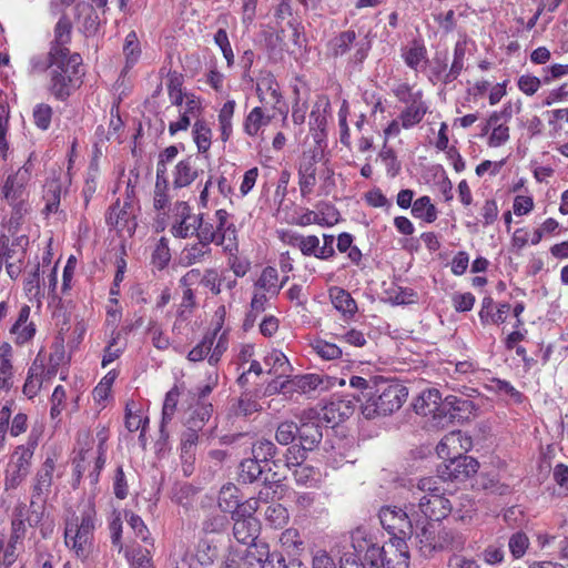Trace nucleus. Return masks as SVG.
Here are the masks:
<instances>
[{
    "instance_id": "nucleus-1",
    "label": "nucleus",
    "mask_w": 568,
    "mask_h": 568,
    "mask_svg": "<svg viewBox=\"0 0 568 568\" xmlns=\"http://www.w3.org/2000/svg\"><path fill=\"white\" fill-rule=\"evenodd\" d=\"M83 59L80 53L72 57L48 58V90L58 101H67L83 84Z\"/></svg>"
},
{
    "instance_id": "nucleus-2",
    "label": "nucleus",
    "mask_w": 568,
    "mask_h": 568,
    "mask_svg": "<svg viewBox=\"0 0 568 568\" xmlns=\"http://www.w3.org/2000/svg\"><path fill=\"white\" fill-rule=\"evenodd\" d=\"M32 176V164L28 161L14 173L9 174L1 187L2 199L11 207L8 221V232L14 235L30 211L29 192L27 186Z\"/></svg>"
},
{
    "instance_id": "nucleus-3",
    "label": "nucleus",
    "mask_w": 568,
    "mask_h": 568,
    "mask_svg": "<svg viewBox=\"0 0 568 568\" xmlns=\"http://www.w3.org/2000/svg\"><path fill=\"white\" fill-rule=\"evenodd\" d=\"M97 511L88 504L80 514H72L64 521V545L77 558L85 560L93 551Z\"/></svg>"
},
{
    "instance_id": "nucleus-4",
    "label": "nucleus",
    "mask_w": 568,
    "mask_h": 568,
    "mask_svg": "<svg viewBox=\"0 0 568 568\" xmlns=\"http://www.w3.org/2000/svg\"><path fill=\"white\" fill-rule=\"evenodd\" d=\"M139 169H133L128 179L125 199L118 200L105 213V222L121 236H132L138 227L136 214L140 211L138 194L141 190Z\"/></svg>"
},
{
    "instance_id": "nucleus-5",
    "label": "nucleus",
    "mask_w": 568,
    "mask_h": 568,
    "mask_svg": "<svg viewBox=\"0 0 568 568\" xmlns=\"http://www.w3.org/2000/svg\"><path fill=\"white\" fill-rule=\"evenodd\" d=\"M408 396V389L397 381H388L378 376L374 381V389L362 404V413L368 418L385 416L398 410Z\"/></svg>"
},
{
    "instance_id": "nucleus-6",
    "label": "nucleus",
    "mask_w": 568,
    "mask_h": 568,
    "mask_svg": "<svg viewBox=\"0 0 568 568\" xmlns=\"http://www.w3.org/2000/svg\"><path fill=\"white\" fill-rule=\"evenodd\" d=\"M351 547L362 561L371 568H408L409 555L404 548L396 545L394 558H386L384 547L375 542L362 529L352 532Z\"/></svg>"
},
{
    "instance_id": "nucleus-7",
    "label": "nucleus",
    "mask_w": 568,
    "mask_h": 568,
    "mask_svg": "<svg viewBox=\"0 0 568 568\" xmlns=\"http://www.w3.org/2000/svg\"><path fill=\"white\" fill-rule=\"evenodd\" d=\"M41 435V430L32 428L26 443L14 447L4 470L3 488L6 491L17 489L29 476Z\"/></svg>"
},
{
    "instance_id": "nucleus-8",
    "label": "nucleus",
    "mask_w": 568,
    "mask_h": 568,
    "mask_svg": "<svg viewBox=\"0 0 568 568\" xmlns=\"http://www.w3.org/2000/svg\"><path fill=\"white\" fill-rule=\"evenodd\" d=\"M438 484L433 477L422 478L417 484V489L425 495L419 498L416 511L432 521H440L452 511V504Z\"/></svg>"
},
{
    "instance_id": "nucleus-9",
    "label": "nucleus",
    "mask_w": 568,
    "mask_h": 568,
    "mask_svg": "<svg viewBox=\"0 0 568 568\" xmlns=\"http://www.w3.org/2000/svg\"><path fill=\"white\" fill-rule=\"evenodd\" d=\"M416 506L406 509L396 506L382 507L378 514L382 526L397 540V546L407 550L405 539L413 536V518L417 516Z\"/></svg>"
},
{
    "instance_id": "nucleus-10",
    "label": "nucleus",
    "mask_w": 568,
    "mask_h": 568,
    "mask_svg": "<svg viewBox=\"0 0 568 568\" xmlns=\"http://www.w3.org/2000/svg\"><path fill=\"white\" fill-rule=\"evenodd\" d=\"M369 43L365 40L357 41L354 30H346L335 36L327 45L328 53L334 58L349 55V62L361 64L368 54Z\"/></svg>"
},
{
    "instance_id": "nucleus-11",
    "label": "nucleus",
    "mask_w": 568,
    "mask_h": 568,
    "mask_svg": "<svg viewBox=\"0 0 568 568\" xmlns=\"http://www.w3.org/2000/svg\"><path fill=\"white\" fill-rule=\"evenodd\" d=\"M13 400H7L0 407V455L6 448L8 435L12 438L26 434L29 428V416L18 412L12 416Z\"/></svg>"
},
{
    "instance_id": "nucleus-12",
    "label": "nucleus",
    "mask_w": 568,
    "mask_h": 568,
    "mask_svg": "<svg viewBox=\"0 0 568 568\" xmlns=\"http://www.w3.org/2000/svg\"><path fill=\"white\" fill-rule=\"evenodd\" d=\"M322 377L317 374L297 375L286 381H273L266 387V392L280 393L286 397H293L295 394L303 395L314 392L321 384Z\"/></svg>"
},
{
    "instance_id": "nucleus-13",
    "label": "nucleus",
    "mask_w": 568,
    "mask_h": 568,
    "mask_svg": "<svg viewBox=\"0 0 568 568\" xmlns=\"http://www.w3.org/2000/svg\"><path fill=\"white\" fill-rule=\"evenodd\" d=\"M448 531H440L439 521L428 519L425 523H419L417 520L415 539L424 555H429L434 550L446 547L448 545Z\"/></svg>"
},
{
    "instance_id": "nucleus-14",
    "label": "nucleus",
    "mask_w": 568,
    "mask_h": 568,
    "mask_svg": "<svg viewBox=\"0 0 568 568\" xmlns=\"http://www.w3.org/2000/svg\"><path fill=\"white\" fill-rule=\"evenodd\" d=\"M479 464L471 456L462 455L445 460L438 467V478L444 481L462 483L475 475L478 470Z\"/></svg>"
},
{
    "instance_id": "nucleus-15",
    "label": "nucleus",
    "mask_w": 568,
    "mask_h": 568,
    "mask_svg": "<svg viewBox=\"0 0 568 568\" xmlns=\"http://www.w3.org/2000/svg\"><path fill=\"white\" fill-rule=\"evenodd\" d=\"M28 529H23L20 523H10L8 540L0 537V566L10 568L24 551V540Z\"/></svg>"
},
{
    "instance_id": "nucleus-16",
    "label": "nucleus",
    "mask_w": 568,
    "mask_h": 568,
    "mask_svg": "<svg viewBox=\"0 0 568 568\" xmlns=\"http://www.w3.org/2000/svg\"><path fill=\"white\" fill-rule=\"evenodd\" d=\"M37 332L38 326L36 322L31 320V307L28 304L21 305L9 328L13 344L18 347L31 344Z\"/></svg>"
},
{
    "instance_id": "nucleus-17",
    "label": "nucleus",
    "mask_w": 568,
    "mask_h": 568,
    "mask_svg": "<svg viewBox=\"0 0 568 568\" xmlns=\"http://www.w3.org/2000/svg\"><path fill=\"white\" fill-rule=\"evenodd\" d=\"M256 93L262 104L277 110L286 119L287 110L283 109V97L280 92V85L271 72H262L256 81Z\"/></svg>"
},
{
    "instance_id": "nucleus-18",
    "label": "nucleus",
    "mask_w": 568,
    "mask_h": 568,
    "mask_svg": "<svg viewBox=\"0 0 568 568\" xmlns=\"http://www.w3.org/2000/svg\"><path fill=\"white\" fill-rule=\"evenodd\" d=\"M73 24L67 13H62L53 28L48 58L72 57L69 44L72 40Z\"/></svg>"
},
{
    "instance_id": "nucleus-19",
    "label": "nucleus",
    "mask_w": 568,
    "mask_h": 568,
    "mask_svg": "<svg viewBox=\"0 0 568 568\" xmlns=\"http://www.w3.org/2000/svg\"><path fill=\"white\" fill-rule=\"evenodd\" d=\"M443 423L465 422L475 416L477 407L473 400L449 395L443 400ZM444 426V424H442Z\"/></svg>"
},
{
    "instance_id": "nucleus-20",
    "label": "nucleus",
    "mask_w": 568,
    "mask_h": 568,
    "mask_svg": "<svg viewBox=\"0 0 568 568\" xmlns=\"http://www.w3.org/2000/svg\"><path fill=\"white\" fill-rule=\"evenodd\" d=\"M471 438L460 430L446 434L436 447L437 455L444 459L465 455L471 448Z\"/></svg>"
},
{
    "instance_id": "nucleus-21",
    "label": "nucleus",
    "mask_w": 568,
    "mask_h": 568,
    "mask_svg": "<svg viewBox=\"0 0 568 568\" xmlns=\"http://www.w3.org/2000/svg\"><path fill=\"white\" fill-rule=\"evenodd\" d=\"M58 460V454L52 453L45 456L41 467L37 470L31 487V496L34 499H42L48 496L53 484V473Z\"/></svg>"
},
{
    "instance_id": "nucleus-22",
    "label": "nucleus",
    "mask_w": 568,
    "mask_h": 568,
    "mask_svg": "<svg viewBox=\"0 0 568 568\" xmlns=\"http://www.w3.org/2000/svg\"><path fill=\"white\" fill-rule=\"evenodd\" d=\"M443 400L436 388H428L420 393L414 402V409L418 415L432 416L437 425L443 424Z\"/></svg>"
},
{
    "instance_id": "nucleus-23",
    "label": "nucleus",
    "mask_w": 568,
    "mask_h": 568,
    "mask_svg": "<svg viewBox=\"0 0 568 568\" xmlns=\"http://www.w3.org/2000/svg\"><path fill=\"white\" fill-rule=\"evenodd\" d=\"M13 347L9 342L0 343V393H10L16 383Z\"/></svg>"
},
{
    "instance_id": "nucleus-24",
    "label": "nucleus",
    "mask_w": 568,
    "mask_h": 568,
    "mask_svg": "<svg viewBox=\"0 0 568 568\" xmlns=\"http://www.w3.org/2000/svg\"><path fill=\"white\" fill-rule=\"evenodd\" d=\"M283 557L278 554H270L266 545L255 550L250 549L242 559L241 568H282Z\"/></svg>"
},
{
    "instance_id": "nucleus-25",
    "label": "nucleus",
    "mask_w": 568,
    "mask_h": 568,
    "mask_svg": "<svg viewBox=\"0 0 568 568\" xmlns=\"http://www.w3.org/2000/svg\"><path fill=\"white\" fill-rule=\"evenodd\" d=\"M109 128L105 130L102 125L97 128L95 144L103 145L106 142H123L124 122L119 113V105H113L110 111Z\"/></svg>"
},
{
    "instance_id": "nucleus-26",
    "label": "nucleus",
    "mask_w": 568,
    "mask_h": 568,
    "mask_svg": "<svg viewBox=\"0 0 568 568\" xmlns=\"http://www.w3.org/2000/svg\"><path fill=\"white\" fill-rule=\"evenodd\" d=\"M42 372L43 356L42 352H39L31 365L28 367L27 376L22 386V394L28 399H33L40 394L44 383V379L41 376Z\"/></svg>"
},
{
    "instance_id": "nucleus-27",
    "label": "nucleus",
    "mask_w": 568,
    "mask_h": 568,
    "mask_svg": "<svg viewBox=\"0 0 568 568\" xmlns=\"http://www.w3.org/2000/svg\"><path fill=\"white\" fill-rule=\"evenodd\" d=\"M234 520L233 535L235 539L243 545H252L260 532V521L256 518Z\"/></svg>"
},
{
    "instance_id": "nucleus-28",
    "label": "nucleus",
    "mask_w": 568,
    "mask_h": 568,
    "mask_svg": "<svg viewBox=\"0 0 568 568\" xmlns=\"http://www.w3.org/2000/svg\"><path fill=\"white\" fill-rule=\"evenodd\" d=\"M333 306L346 318H352L357 312V304L344 288L333 286L328 290Z\"/></svg>"
},
{
    "instance_id": "nucleus-29",
    "label": "nucleus",
    "mask_w": 568,
    "mask_h": 568,
    "mask_svg": "<svg viewBox=\"0 0 568 568\" xmlns=\"http://www.w3.org/2000/svg\"><path fill=\"white\" fill-rule=\"evenodd\" d=\"M199 440V435L194 428H190L183 434L181 443V458L183 462V471L185 475L193 473L195 462V448Z\"/></svg>"
},
{
    "instance_id": "nucleus-30",
    "label": "nucleus",
    "mask_w": 568,
    "mask_h": 568,
    "mask_svg": "<svg viewBox=\"0 0 568 568\" xmlns=\"http://www.w3.org/2000/svg\"><path fill=\"white\" fill-rule=\"evenodd\" d=\"M287 278L288 277L285 276L283 281L278 283L277 270L272 266H266L255 282L254 287L258 291L267 292L270 297H273L280 293Z\"/></svg>"
},
{
    "instance_id": "nucleus-31",
    "label": "nucleus",
    "mask_w": 568,
    "mask_h": 568,
    "mask_svg": "<svg viewBox=\"0 0 568 568\" xmlns=\"http://www.w3.org/2000/svg\"><path fill=\"white\" fill-rule=\"evenodd\" d=\"M402 58L408 68L418 72L424 70L428 62L427 49L423 43L414 41L408 48L403 50Z\"/></svg>"
},
{
    "instance_id": "nucleus-32",
    "label": "nucleus",
    "mask_w": 568,
    "mask_h": 568,
    "mask_svg": "<svg viewBox=\"0 0 568 568\" xmlns=\"http://www.w3.org/2000/svg\"><path fill=\"white\" fill-rule=\"evenodd\" d=\"M242 499L240 489L232 483L223 485L217 497V505L222 513L234 515Z\"/></svg>"
},
{
    "instance_id": "nucleus-33",
    "label": "nucleus",
    "mask_w": 568,
    "mask_h": 568,
    "mask_svg": "<svg viewBox=\"0 0 568 568\" xmlns=\"http://www.w3.org/2000/svg\"><path fill=\"white\" fill-rule=\"evenodd\" d=\"M301 447L304 450H313L322 440L323 434L317 422H303L297 427Z\"/></svg>"
},
{
    "instance_id": "nucleus-34",
    "label": "nucleus",
    "mask_w": 568,
    "mask_h": 568,
    "mask_svg": "<svg viewBox=\"0 0 568 568\" xmlns=\"http://www.w3.org/2000/svg\"><path fill=\"white\" fill-rule=\"evenodd\" d=\"M123 54L125 58V64L122 70V74L126 75L131 69H133L141 57V44L139 38L134 31H131L124 40Z\"/></svg>"
},
{
    "instance_id": "nucleus-35",
    "label": "nucleus",
    "mask_w": 568,
    "mask_h": 568,
    "mask_svg": "<svg viewBox=\"0 0 568 568\" xmlns=\"http://www.w3.org/2000/svg\"><path fill=\"white\" fill-rule=\"evenodd\" d=\"M427 112L428 104L426 101H418L415 104L405 105L398 119L402 122L403 129L407 130L420 123Z\"/></svg>"
},
{
    "instance_id": "nucleus-36",
    "label": "nucleus",
    "mask_w": 568,
    "mask_h": 568,
    "mask_svg": "<svg viewBox=\"0 0 568 568\" xmlns=\"http://www.w3.org/2000/svg\"><path fill=\"white\" fill-rule=\"evenodd\" d=\"M488 129H491V133L488 139L489 146L498 148L509 140V128L506 124L500 123V114H498V112H494L489 116L486 131Z\"/></svg>"
},
{
    "instance_id": "nucleus-37",
    "label": "nucleus",
    "mask_w": 568,
    "mask_h": 568,
    "mask_svg": "<svg viewBox=\"0 0 568 568\" xmlns=\"http://www.w3.org/2000/svg\"><path fill=\"white\" fill-rule=\"evenodd\" d=\"M265 365L268 367V373L276 376L278 381L281 377L288 376L292 366L284 353L277 349L270 352L264 359Z\"/></svg>"
},
{
    "instance_id": "nucleus-38",
    "label": "nucleus",
    "mask_w": 568,
    "mask_h": 568,
    "mask_svg": "<svg viewBox=\"0 0 568 568\" xmlns=\"http://www.w3.org/2000/svg\"><path fill=\"white\" fill-rule=\"evenodd\" d=\"M271 120L272 116L265 114L261 106H255L246 115L243 130L248 136H256L260 130L266 126Z\"/></svg>"
},
{
    "instance_id": "nucleus-39",
    "label": "nucleus",
    "mask_w": 568,
    "mask_h": 568,
    "mask_svg": "<svg viewBox=\"0 0 568 568\" xmlns=\"http://www.w3.org/2000/svg\"><path fill=\"white\" fill-rule=\"evenodd\" d=\"M171 261V252L169 248L168 240L165 237H161L151 254V266L152 272L156 271L163 273L169 263Z\"/></svg>"
},
{
    "instance_id": "nucleus-40",
    "label": "nucleus",
    "mask_w": 568,
    "mask_h": 568,
    "mask_svg": "<svg viewBox=\"0 0 568 568\" xmlns=\"http://www.w3.org/2000/svg\"><path fill=\"white\" fill-rule=\"evenodd\" d=\"M43 200L45 205L42 213L45 216L58 212L61 201V184L59 181L52 180L45 184Z\"/></svg>"
},
{
    "instance_id": "nucleus-41",
    "label": "nucleus",
    "mask_w": 568,
    "mask_h": 568,
    "mask_svg": "<svg viewBox=\"0 0 568 568\" xmlns=\"http://www.w3.org/2000/svg\"><path fill=\"white\" fill-rule=\"evenodd\" d=\"M235 105H236V103L234 100H229L220 109L217 120H219V126H220V131H221V140L223 142H226L232 135V132H233L232 119L234 115Z\"/></svg>"
},
{
    "instance_id": "nucleus-42",
    "label": "nucleus",
    "mask_w": 568,
    "mask_h": 568,
    "mask_svg": "<svg viewBox=\"0 0 568 568\" xmlns=\"http://www.w3.org/2000/svg\"><path fill=\"white\" fill-rule=\"evenodd\" d=\"M23 291L29 301H37L39 305L41 304V301L44 297V292L40 283L39 264H37L34 270L27 275L23 282Z\"/></svg>"
},
{
    "instance_id": "nucleus-43",
    "label": "nucleus",
    "mask_w": 568,
    "mask_h": 568,
    "mask_svg": "<svg viewBox=\"0 0 568 568\" xmlns=\"http://www.w3.org/2000/svg\"><path fill=\"white\" fill-rule=\"evenodd\" d=\"M211 254L210 244L204 241H197L196 243L190 244L182 251V261L186 265H193L203 262L205 256Z\"/></svg>"
},
{
    "instance_id": "nucleus-44",
    "label": "nucleus",
    "mask_w": 568,
    "mask_h": 568,
    "mask_svg": "<svg viewBox=\"0 0 568 568\" xmlns=\"http://www.w3.org/2000/svg\"><path fill=\"white\" fill-rule=\"evenodd\" d=\"M412 214L426 223H433L437 219V209L427 195L418 197L413 203Z\"/></svg>"
},
{
    "instance_id": "nucleus-45",
    "label": "nucleus",
    "mask_w": 568,
    "mask_h": 568,
    "mask_svg": "<svg viewBox=\"0 0 568 568\" xmlns=\"http://www.w3.org/2000/svg\"><path fill=\"white\" fill-rule=\"evenodd\" d=\"M197 176L190 159L182 160L175 165L174 186L180 189L190 185Z\"/></svg>"
},
{
    "instance_id": "nucleus-46",
    "label": "nucleus",
    "mask_w": 568,
    "mask_h": 568,
    "mask_svg": "<svg viewBox=\"0 0 568 568\" xmlns=\"http://www.w3.org/2000/svg\"><path fill=\"white\" fill-rule=\"evenodd\" d=\"M200 227L196 231V237L200 241H204L209 244L216 243L222 244L224 240V232L217 230V226L210 221H204L203 215L200 214L199 221Z\"/></svg>"
},
{
    "instance_id": "nucleus-47",
    "label": "nucleus",
    "mask_w": 568,
    "mask_h": 568,
    "mask_svg": "<svg viewBox=\"0 0 568 568\" xmlns=\"http://www.w3.org/2000/svg\"><path fill=\"white\" fill-rule=\"evenodd\" d=\"M296 484L307 487H316L321 481V474L313 466L303 464L293 469Z\"/></svg>"
},
{
    "instance_id": "nucleus-48",
    "label": "nucleus",
    "mask_w": 568,
    "mask_h": 568,
    "mask_svg": "<svg viewBox=\"0 0 568 568\" xmlns=\"http://www.w3.org/2000/svg\"><path fill=\"white\" fill-rule=\"evenodd\" d=\"M193 140L200 153H206L211 146L212 131L203 120H196L193 125Z\"/></svg>"
},
{
    "instance_id": "nucleus-49",
    "label": "nucleus",
    "mask_w": 568,
    "mask_h": 568,
    "mask_svg": "<svg viewBox=\"0 0 568 568\" xmlns=\"http://www.w3.org/2000/svg\"><path fill=\"white\" fill-rule=\"evenodd\" d=\"M466 54V47L463 42H457L454 48V59L450 65V69L448 72L445 73L443 78L444 83H450L452 81L456 80L463 68H464V59Z\"/></svg>"
},
{
    "instance_id": "nucleus-50",
    "label": "nucleus",
    "mask_w": 568,
    "mask_h": 568,
    "mask_svg": "<svg viewBox=\"0 0 568 568\" xmlns=\"http://www.w3.org/2000/svg\"><path fill=\"white\" fill-rule=\"evenodd\" d=\"M219 557V549L215 545L202 540L199 542L196 552H195V559L199 564V566L203 568L212 567L215 562V560Z\"/></svg>"
},
{
    "instance_id": "nucleus-51",
    "label": "nucleus",
    "mask_w": 568,
    "mask_h": 568,
    "mask_svg": "<svg viewBox=\"0 0 568 568\" xmlns=\"http://www.w3.org/2000/svg\"><path fill=\"white\" fill-rule=\"evenodd\" d=\"M183 81V75L176 71L170 72L168 75L166 87L169 97L171 103L178 106L182 105L184 97L186 95L182 91Z\"/></svg>"
},
{
    "instance_id": "nucleus-52",
    "label": "nucleus",
    "mask_w": 568,
    "mask_h": 568,
    "mask_svg": "<svg viewBox=\"0 0 568 568\" xmlns=\"http://www.w3.org/2000/svg\"><path fill=\"white\" fill-rule=\"evenodd\" d=\"M67 407V390L64 386L57 385L50 397V418L60 422L61 414Z\"/></svg>"
},
{
    "instance_id": "nucleus-53",
    "label": "nucleus",
    "mask_w": 568,
    "mask_h": 568,
    "mask_svg": "<svg viewBox=\"0 0 568 568\" xmlns=\"http://www.w3.org/2000/svg\"><path fill=\"white\" fill-rule=\"evenodd\" d=\"M263 468L261 462L252 458H246L241 462L239 467V477L245 484L255 481L262 474Z\"/></svg>"
},
{
    "instance_id": "nucleus-54",
    "label": "nucleus",
    "mask_w": 568,
    "mask_h": 568,
    "mask_svg": "<svg viewBox=\"0 0 568 568\" xmlns=\"http://www.w3.org/2000/svg\"><path fill=\"white\" fill-rule=\"evenodd\" d=\"M220 328H216L213 333L206 334L203 339L196 344L187 355L189 361L191 362H200L204 358H209L210 352L214 344V339Z\"/></svg>"
},
{
    "instance_id": "nucleus-55",
    "label": "nucleus",
    "mask_w": 568,
    "mask_h": 568,
    "mask_svg": "<svg viewBox=\"0 0 568 568\" xmlns=\"http://www.w3.org/2000/svg\"><path fill=\"white\" fill-rule=\"evenodd\" d=\"M199 221L200 214L195 217H189L187 220H175L171 227V232L175 237H191L196 235V231L200 227Z\"/></svg>"
},
{
    "instance_id": "nucleus-56",
    "label": "nucleus",
    "mask_w": 568,
    "mask_h": 568,
    "mask_svg": "<svg viewBox=\"0 0 568 568\" xmlns=\"http://www.w3.org/2000/svg\"><path fill=\"white\" fill-rule=\"evenodd\" d=\"M311 347L315 354L325 361L337 359L342 356V349L335 343L317 338L311 343Z\"/></svg>"
},
{
    "instance_id": "nucleus-57",
    "label": "nucleus",
    "mask_w": 568,
    "mask_h": 568,
    "mask_svg": "<svg viewBox=\"0 0 568 568\" xmlns=\"http://www.w3.org/2000/svg\"><path fill=\"white\" fill-rule=\"evenodd\" d=\"M333 336L355 347H364L367 343L364 333L356 328L346 329L343 326H338L334 332Z\"/></svg>"
},
{
    "instance_id": "nucleus-58",
    "label": "nucleus",
    "mask_w": 568,
    "mask_h": 568,
    "mask_svg": "<svg viewBox=\"0 0 568 568\" xmlns=\"http://www.w3.org/2000/svg\"><path fill=\"white\" fill-rule=\"evenodd\" d=\"M393 93L397 100L405 105L415 104L418 101H425L424 92L422 90H414V88L407 83L397 84L393 89Z\"/></svg>"
},
{
    "instance_id": "nucleus-59",
    "label": "nucleus",
    "mask_w": 568,
    "mask_h": 568,
    "mask_svg": "<svg viewBox=\"0 0 568 568\" xmlns=\"http://www.w3.org/2000/svg\"><path fill=\"white\" fill-rule=\"evenodd\" d=\"M124 425L131 433L138 432L142 427V409L139 403L134 400L126 403Z\"/></svg>"
},
{
    "instance_id": "nucleus-60",
    "label": "nucleus",
    "mask_w": 568,
    "mask_h": 568,
    "mask_svg": "<svg viewBox=\"0 0 568 568\" xmlns=\"http://www.w3.org/2000/svg\"><path fill=\"white\" fill-rule=\"evenodd\" d=\"M229 518L225 514L214 513L209 515L202 523V530L205 534H222L229 527Z\"/></svg>"
},
{
    "instance_id": "nucleus-61",
    "label": "nucleus",
    "mask_w": 568,
    "mask_h": 568,
    "mask_svg": "<svg viewBox=\"0 0 568 568\" xmlns=\"http://www.w3.org/2000/svg\"><path fill=\"white\" fill-rule=\"evenodd\" d=\"M89 458H91L90 450L81 449L78 453V455L75 456V458L73 459V474H72L73 488H77L80 485L83 474L85 473V470L88 469V467L90 465Z\"/></svg>"
},
{
    "instance_id": "nucleus-62",
    "label": "nucleus",
    "mask_w": 568,
    "mask_h": 568,
    "mask_svg": "<svg viewBox=\"0 0 568 568\" xmlns=\"http://www.w3.org/2000/svg\"><path fill=\"white\" fill-rule=\"evenodd\" d=\"M53 110L47 103H38L33 109V123L34 125L45 131L50 128L52 121Z\"/></svg>"
},
{
    "instance_id": "nucleus-63",
    "label": "nucleus",
    "mask_w": 568,
    "mask_h": 568,
    "mask_svg": "<svg viewBox=\"0 0 568 568\" xmlns=\"http://www.w3.org/2000/svg\"><path fill=\"white\" fill-rule=\"evenodd\" d=\"M276 454V446L267 439L257 440L252 446V455L261 463L272 460Z\"/></svg>"
},
{
    "instance_id": "nucleus-64",
    "label": "nucleus",
    "mask_w": 568,
    "mask_h": 568,
    "mask_svg": "<svg viewBox=\"0 0 568 568\" xmlns=\"http://www.w3.org/2000/svg\"><path fill=\"white\" fill-rule=\"evenodd\" d=\"M316 215L318 216L320 226H333L339 221L338 211L328 203H320L317 205Z\"/></svg>"
}]
</instances>
